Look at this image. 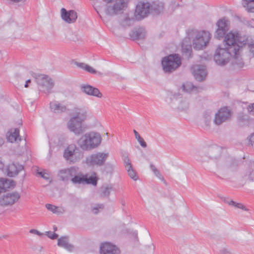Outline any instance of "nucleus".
Masks as SVG:
<instances>
[{"label":"nucleus","mask_w":254,"mask_h":254,"mask_svg":"<svg viewBox=\"0 0 254 254\" xmlns=\"http://www.w3.org/2000/svg\"><path fill=\"white\" fill-rule=\"evenodd\" d=\"M224 41L227 47L225 48L218 47L214 56L215 62L217 65L220 66L227 64L229 62L232 54H237L242 45L246 43H243L240 39L239 34L237 32L228 33L226 35Z\"/></svg>","instance_id":"1"},{"label":"nucleus","mask_w":254,"mask_h":254,"mask_svg":"<svg viewBox=\"0 0 254 254\" xmlns=\"http://www.w3.org/2000/svg\"><path fill=\"white\" fill-rule=\"evenodd\" d=\"M101 136L97 132H90L82 135L77 144L83 150H90L97 147L101 143Z\"/></svg>","instance_id":"2"},{"label":"nucleus","mask_w":254,"mask_h":254,"mask_svg":"<svg viewBox=\"0 0 254 254\" xmlns=\"http://www.w3.org/2000/svg\"><path fill=\"white\" fill-rule=\"evenodd\" d=\"M181 59L178 54H171L163 58L162 65L165 72L171 73L175 71L181 64Z\"/></svg>","instance_id":"3"},{"label":"nucleus","mask_w":254,"mask_h":254,"mask_svg":"<svg viewBox=\"0 0 254 254\" xmlns=\"http://www.w3.org/2000/svg\"><path fill=\"white\" fill-rule=\"evenodd\" d=\"M34 77L41 91L45 93H50L54 85V83L51 78L44 74L35 75Z\"/></svg>","instance_id":"4"},{"label":"nucleus","mask_w":254,"mask_h":254,"mask_svg":"<svg viewBox=\"0 0 254 254\" xmlns=\"http://www.w3.org/2000/svg\"><path fill=\"white\" fill-rule=\"evenodd\" d=\"M127 6V0H118L107 3L105 8V12L109 16H114L118 13V12L124 9Z\"/></svg>","instance_id":"5"},{"label":"nucleus","mask_w":254,"mask_h":254,"mask_svg":"<svg viewBox=\"0 0 254 254\" xmlns=\"http://www.w3.org/2000/svg\"><path fill=\"white\" fill-rule=\"evenodd\" d=\"M210 38V34L208 31L198 32L193 41V48L197 50L203 49L206 46Z\"/></svg>","instance_id":"6"},{"label":"nucleus","mask_w":254,"mask_h":254,"mask_svg":"<svg viewBox=\"0 0 254 254\" xmlns=\"http://www.w3.org/2000/svg\"><path fill=\"white\" fill-rule=\"evenodd\" d=\"M109 156L108 153L98 152L86 157V164L91 166H103Z\"/></svg>","instance_id":"7"},{"label":"nucleus","mask_w":254,"mask_h":254,"mask_svg":"<svg viewBox=\"0 0 254 254\" xmlns=\"http://www.w3.org/2000/svg\"><path fill=\"white\" fill-rule=\"evenodd\" d=\"M150 2L139 1L136 6L134 16L136 20H140L148 16L150 11Z\"/></svg>","instance_id":"8"},{"label":"nucleus","mask_w":254,"mask_h":254,"mask_svg":"<svg viewBox=\"0 0 254 254\" xmlns=\"http://www.w3.org/2000/svg\"><path fill=\"white\" fill-rule=\"evenodd\" d=\"M232 115L231 110L227 107L221 108L215 115L214 123L219 126L230 119Z\"/></svg>","instance_id":"9"},{"label":"nucleus","mask_w":254,"mask_h":254,"mask_svg":"<svg viewBox=\"0 0 254 254\" xmlns=\"http://www.w3.org/2000/svg\"><path fill=\"white\" fill-rule=\"evenodd\" d=\"M217 29L216 31L215 37L220 39L225 36L229 29V21L225 18L219 20L217 23Z\"/></svg>","instance_id":"10"},{"label":"nucleus","mask_w":254,"mask_h":254,"mask_svg":"<svg viewBox=\"0 0 254 254\" xmlns=\"http://www.w3.org/2000/svg\"><path fill=\"white\" fill-rule=\"evenodd\" d=\"M83 122L76 119V117H71L67 123V127L70 131L73 132L75 134L79 135L84 131L82 127Z\"/></svg>","instance_id":"11"},{"label":"nucleus","mask_w":254,"mask_h":254,"mask_svg":"<svg viewBox=\"0 0 254 254\" xmlns=\"http://www.w3.org/2000/svg\"><path fill=\"white\" fill-rule=\"evenodd\" d=\"M20 197L19 193H7L0 198V205L2 206L11 205L18 201Z\"/></svg>","instance_id":"12"},{"label":"nucleus","mask_w":254,"mask_h":254,"mask_svg":"<svg viewBox=\"0 0 254 254\" xmlns=\"http://www.w3.org/2000/svg\"><path fill=\"white\" fill-rule=\"evenodd\" d=\"M76 171L77 167L75 166L62 169L59 171L58 176L62 181L67 182L72 178L73 176L76 175Z\"/></svg>","instance_id":"13"},{"label":"nucleus","mask_w":254,"mask_h":254,"mask_svg":"<svg viewBox=\"0 0 254 254\" xmlns=\"http://www.w3.org/2000/svg\"><path fill=\"white\" fill-rule=\"evenodd\" d=\"M76 146L75 144L69 145L65 149L64 152V157L67 161L74 163L79 160V158L74 157Z\"/></svg>","instance_id":"14"},{"label":"nucleus","mask_w":254,"mask_h":254,"mask_svg":"<svg viewBox=\"0 0 254 254\" xmlns=\"http://www.w3.org/2000/svg\"><path fill=\"white\" fill-rule=\"evenodd\" d=\"M100 254H120L118 247L109 242L102 243L100 247Z\"/></svg>","instance_id":"15"},{"label":"nucleus","mask_w":254,"mask_h":254,"mask_svg":"<svg viewBox=\"0 0 254 254\" xmlns=\"http://www.w3.org/2000/svg\"><path fill=\"white\" fill-rule=\"evenodd\" d=\"M61 13L62 18L67 23H74L77 18V14L74 10L67 11L64 8H62Z\"/></svg>","instance_id":"16"},{"label":"nucleus","mask_w":254,"mask_h":254,"mask_svg":"<svg viewBox=\"0 0 254 254\" xmlns=\"http://www.w3.org/2000/svg\"><path fill=\"white\" fill-rule=\"evenodd\" d=\"M191 69L195 78L199 81H203L207 75L206 67L204 65H195L192 66Z\"/></svg>","instance_id":"17"},{"label":"nucleus","mask_w":254,"mask_h":254,"mask_svg":"<svg viewBox=\"0 0 254 254\" xmlns=\"http://www.w3.org/2000/svg\"><path fill=\"white\" fill-rule=\"evenodd\" d=\"M150 14L154 16L159 15L164 12V3L161 1H155L150 3Z\"/></svg>","instance_id":"18"},{"label":"nucleus","mask_w":254,"mask_h":254,"mask_svg":"<svg viewBox=\"0 0 254 254\" xmlns=\"http://www.w3.org/2000/svg\"><path fill=\"white\" fill-rule=\"evenodd\" d=\"M81 90L83 93L88 95L95 96L98 98H101L102 96V94L98 88L90 85L84 84L81 85Z\"/></svg>","instance_id":"19"},{"label":"nucleus","mask_w":254,"mask_h":254,"mask_svg":"<svg viewBox=\"0 0 254 254\" xmlns=\"http://www.w3.org/2000/svg\"><path fill=\"white\" fill-rule=\"evenodd\" d=\"M23 169V165L17 163H12L7 166L6 169L7 176L10 177H14Z\"/></svg>","instance_id":"20"},{"label":"nucleus","mask_w":254,"mask_h":254,"mask_svg":"<svg viewBox=\"0 0 254 254\" xmlns=\"http://www.w3.org/2000/svg\"><path fill=\"white\" fill-rule=\"evenodd\" d=\"M124 162L128 176L133 180L136 181L138 179V177L136 176V173L133 169L131 162L128 156H126L124 157Z\"/></svg>","instance_id":"21"},{"label":"nucleus","mask_w":254,"mask_h":254,"mask_svg":"<svg viewBox=\"0 0 254 254\" xmlns=\"http://www.w3.org/2000/svg\"><path fill=\"white\" fill-rule=\"evenodd\" d=\"M51 110L56 114H61L66 111V107L57 101H53L50 104Z\"/></svg>","instance_id":"22"},{"label":"nucleus","mask_w":254,"mask_h":254,"mask_svg":"<svg viewBox=\"0 0 254 254\" xmlns=\"http://www.w3.org/2000/svg\"><path fill=\"white\" fill-rule=\"evenodd\" d=\"M87 110L85 108H74L73 109V116L76 119L84 122L87 117Z\"/></svg>","instance_id":"23"},{"label":"nucleus","mask_w":254,"mask_h":254,"mask_svg":"<svg viewBox=\"0 0 254 254\" xmlns=\"http://www.w3.org/2000/svg\"><path fill=\"white\" fill-rule=\"evenodd\" d=\"M129 36L133 40L143 39L145 37V31L142 28H136L131 31Z\"/></svg>","instance_id":"24"},{"label":"nucleus","mask_w":254,"mask_h":254,"mask_svg":"<svg viewBox=\"0 0 254 254\" xmlns=\"http://www.w3.org/2000/svg\"><path fill=\"white\" fill-rule=\"evenodd\" d=\"M58 246L64 248L69 252L72 251L74 246L68 243V237L64 236L58 240Z\"/></svg>","instance_id":"25"},{"label":"nucleus","mask_w":254,"mask_h":254,"mask_svg":"<svg viewBox=\"0 0 254 254\" xmlns=\"http://www.w3.org/2000/svg\"><path fill=\"white\" fill-rule=\"evenodd\" d=\"M19 130L18 128L10 129L6 133V138L9 142L13 143L16 141L18 139L21 140L19 138Z\"/></svg>","instance_id":"26"},{"label":"nucleus","mask_w":254,"mask_h":254,"mask_svg":"<svg viewBox=\"0 0 254 254\" xmlns=\"http://www.w3.org/2000/svg\"><path fill=\"white\" fill-rule=\"evenodd\" d=\"M76 175L73 176L71 181L73 184H85V175H84L81 172L79 171L78 167H77Z\"/></svg>","instance_id":"27"},{"label":"nucleus","mask_w":254,"mask_h":254,"mask_svg":"<svg viewBox=\"0 0 254 254\" xmlns=\"http://www.w3.org/2000/svg\"><path fill=\"white\" fill-rule=\"evenodd\" d=\"M113 190L111 185L102 186L100 189V195L101 197L109 196L111 191Z\"/></svg>","instance_id":"28"},{"label":"nucleus","mask_w":254,"mask_h":254,"mask_svg":"<svg viewBox=\"0 0 254 254\" xmlns=\"http://www.w3.org/2000/svg\"><path fill=\"white\" fill-rule=\"evenodd\" d=\"M75 64L78 67L84 69L85 70H86V71L90 73L95 74L97 72L96 70L95 69H94L92 67L89 66V65L85 63L75 62Z\"/></svg>","instance_id":"29"},{"label":"nucleus","mask_w":254,"mask_h":254,"mask_svg":"<svg viewBox=\"0 0 254 254\" xmlns=\"http://www.w3.org/2000/svg\"><path fill=\"white\" fill-rule=\"evenodd\" d=\"M11 182H10L6 179L1 178L0 179V193L5 192L7 189L9 188L11 186Z\"/></svg>","instance_id":"30"},{"label":"nucleus","mask_w":254,"mask_h":254,"mask_svg":"<svg viewBox=\"0 0 254 254\" xmlns=\"http://www.w3.org/2000/svg\"><path fill=\"white\" fill-rule=\"evenodd\" d=\"M224 201L228 204L233 205L237 208L242 209L245 211L249 210V209H247L242 203H237L234 201L233 200H229L228 199H227L226 198H224Z\"/></svg>","instance_id":"31"},{"label":"nucleus","mask_w":254,"mask_h":254,"mask_svg":"<svg viewBox=\"0 0 254 254\" xmlns=\"http://www.w3.org/2000/svg\"><path fill=\"white\" fill-rule=\"evenodd\" d=\"M183 89L187 92H190L194 89H196L197 87L190 82H186L182 85Z\"/></svg>","instance_id":"32"},{"label":"nucleus","mask_w":254,"mask_h":254,"mask_svg":"<svg viewBox=\"0 0 254 254\" xmlns=\"http://www.w3.org/2000/svg\"><path fill=\"white\" fill-rule=\"evenodd\" d=\"M133 132L134 133L135 138L137 140L140 145L142 147L145 148L147 146V144L144 139L140 136L139 134L136 130L134 129Z\"/></svg>","instance_id":"33"},{"label":"nucleus","mask_w":254,"mask_h":254,"mask_svg":"<svg viewBox=\"0 0 254 254\" xmlns=\"http://www.w3.org/2000/svg\"><path fill=\"white\" fill-rule=\"evenodd\" d=\"M97 178L96 177L90 176L87 177V175H85V183L87 184H92L93 186H96L97 183Z\"/></svg>","instance_id":"34"},{"label":"nucleus","mask_w":254,"mask_h":254,"mask_svg":"<svg viewBox=\"0 0 254 254\" xmlns=\"http://www.w3.org/2000/svg\"><path fill=\"white\" fill-rule=\"evenodd\" d=\"M244 2V6L247 7L248 11L251 12H254V6H252L251 3L254 2V0H243Z\"/></svg>","instance_id":"35"},{"label":"nucleus","mask_w":254,"mask_h":254,"mask_svg":"<svg viewBox=\"0 0 254 254\" xmlns=\"http://www.w3.org/2000/svg\"><path fill=\"white\" fill-rule=\"evenodd\" d=\"M238 53L237 54H234L235 60L233 62V64L235 65H237L239 67H242L244 64V63L241 58H238L237 57Z\"/></svg>","instance_id":"36"},{"label":"nucleus","mask_w":254,"mask_h":254,"mask_svg":"<svg viewBox=\"0 0 254 254\" xmlns=\"http://www.w3.org/2000/svg\"><path fill=\"white\" fill-rule=\"evenodd\" d=\"M182 47L183 52L186 54H188L189 57H190L191 53V47L189 45L185 47L184 43H182Z\"/></svg>","instance_id":"37"},{"label":"nucleus","mask_w":254,"mask_h":254,"mask_svg":"<svg viewBox=\"0 0 254 254\" xmlns=\"http://www.w3.org/2000/svg\"><path fill=\"white\" fill-rule=\"evenodd\" d=\"M46 207L48 210L52 211L54 213H56L58 212L57 209L58 207L55 205L51 204H46Z\"/></svg>","instance_id":"38"},{"label":"nucleus","mask_w":254,"mask_h":254,"mask_svg":"<svg viewBox=\"0 0 254 254\" xmlns=\"http://www.w3.org/2000/svg\"><path fill=\"white\" fill-rule=\"evenodd\" d=\"M46 235L48 238H50L52 240L57 239L59 236V235L57 234L53 233L51 231L46 232Z\"/></svg>","instance_id":"39"},{"label":"nucleus","mask_w":254,"mask_h":254,"mask_svg":"<svg viewBox=\"0 0 254 254\" xmlns=\"http://www.w3.org/2000/svg\"><path fill=\"white\" fill-rule=\"evenodd\" d=\"M247 110L251 115L254 116V103L249 105Z\"/></svg>","instance_id":"40"},{"label":"nucleus","mask_w":254,"mask_h":254,"mask_svg":"<svg viewBox=\"0 0 254 254\" xmlns=\"http://www.w3.org/2000/svg\"><path fill=\"white\" fill-rule=\"evenodd\" d=\"M100 208V209H103L104 208V205L102 204H98L97 205V206L95 207H93L92 208V210L93 211V212L95 213V214H97L98 212V209Z\"/></svg>","instance_id":"41"},{"label":"nucleus","mask_w":254,"mask_h":254,"mask_svg":"<svg viewBox=\"0 0 254 254\" xmlns=\"http://www.w3.org/2000/svg\"><path fill=\"white\" fill-rule=\"evenodd\" d=\"M154 173V174L156 176H157L158 178H159L163 182H165V180H164V178H163V177L160 174L159 170L156 169L155 171H154L153 172Z\"/></svg>","instance_id":"42"},{"label":"nucleus","mask_w":254,"mask_h":254,"mask_svg":"<svg viewBox=\"0 0 254 254\" xmlns=\"http://www.w3.org/2000/svg\"><path fill=\"white\" fill-rule=\"evenodd\" d=\"M248 139L249 140V142L251 145H253L254 143V132L251 133L248 137Z\"/></svg>","instance_id":"43"},{"label":"nucleus","mask_w":254,"mask_h":254,"mask_svg":"<svg viewBox=\"0 0 254 254\" xmlns=\"http://www.w3.org/2000/svg\"><path fill=\"white\" fill-rule=\"evenodd\" d=\"M30 233L35 234L39 236H42L43 235L41 232L35 229H31L30 230Z\"/></svg>","instance_id":"44"},{"label":"nucleus","mask_w":254,"mask_h":254,"mask_svg":"<svg viewBox=\"0 0 254 254\" xmlns=\"http://www.w3.org/2000/svg\"><path fill=\"white\" fill-rule=\"evenodd\" d=\"M210 119H206L205 120V125L206 127H209L210 125Z\"/></svg>","instance_id":"45"},{"label":"nucleus","mask_w":254,"mask_h":254,"mask_svg":"<svg viewBox=\"0 0 254 254\" xmlns=\"http://www.w3.org/2000/svg\"><path fill=\"white\" fill-rule=\"evenodd\" d=\"M250 51L254 55V44H252L250 45Z\"/></svg>","instance_id":"46"},{"label":"nucleus","mask_w":254,"mask_h":254,"mask_svg":"<svg viewBox=\"0 0 254 254\" xmlns=\"http://www.w3.org/2000/svg\"><path fill=\"white\" fill-rule=\"evenodd\" d=\"M38 173L44 179H46V180H47L48 178L47 177H46V176H45V173H44L43 172H38Z\"/></svg>","instance_id":"47"},{"label":"nucleus","mask_w":254,"mask_h":254,"mask_svg":"<svg viewBox=\"0 0 254 254\" xmlns=\"http://www.w3.org/2000/svg\"><path fill=\"white\" fill-rule=\"evenodd\" d=\"M30 82H31V80H30V79H28V80L26 81V82H25V85H24V87H25V88H27V87H28V86H28V84H29V83H30Z\"/></svg>","instance_id":"48"},{"label":"nucleus","mask_w":254,"mask_h":254,"mask_svg":"<svg viewBox=\"0 0 254 254\" xmlns=\"http://www.w3.org/2000/svg\"><path fill=\"white\" fill-rule=\"evenodd\" d=\"M150 169L152 170V171L153 172L154 171H155V170L156 169V167H155V166H154L153 164H151L150 165Z\"/></svg>","instance_id":"49"},{"label":"nucleus","mask_w":254,"mask_h":254,"mask_svg":"<svg viewBox=\"0 0 254 254\" xmlns=\"http://www.w3.org/2000/svg\"><path fill=\"white\" fill-rule=\"evenodd\" d=\"M4 164L2 162L1 159L0 158V169H2L3 168Z\"/></svg>","instance_id":"50"},{"label":"nucleus","mask_w":254,"mask_h":254,"mask_svg":"<svg viewBox=\"0 0 254 254\" xmlns=\"http://www.w3.org/2000/svg\"><path fill=\"white\" fill-rule=\"evenodd\" d=\"M4 143L3 139L0 137V146H1Z\"/></svg>","instance_id":"51"},{"label":"nucleus","mask_w":254,"mask_h":254,"mask_svg":"<svg viewBox=\"0 0 254 254\" xmlns=\"http://www.w3.org/2000/svg\"><path fill=\"white\" fill-rule=\"evenodd\" d=\"M253 173H254V171H252V172L250 173V174L249 175V178H250L252 181L254 180L253 179H251V176H252Z\"/></svg>","instance_id":"52"},{"label":"nucleus","mask_w":254,"mask_h":254,"mask_svg":"<svg viewBox=\"0 0 254 254\" xmlns=\"http://www.w3.org/2000/svg\"><path fill=\"white\" fill-rule=\"evenodd\" d=\"M11 0V1H14V2H19V1H21V0Z\"/></svg>","instance_id":"53"},{"label":"nucleus","mask_w":254,"mask_h":254,"mask_svg":"<svg viewBox=\"0 0 254 254\" xmlns=\"http://www.w3.org/2000/svg\"><path fill=\"white\" fill-rule=\"evenodd\" d=\"M54 231H56L57 230V227L56 226H54Z\"/></svg>","instance_id":"54"},{"label":"nucleus","mask_w":254,"mask_h":254,"mask_svg":"<svg viewBox=\"0 0 254 254\" xmlns=\"http://www.w3.org/2000/svg\"><path fill=\"white\" fill-rule=\"evenodd\" d=\"M125 20L126 21H129V20H130V19H129V18H126L125 19Z\"/></svg>","instance_id":"55"},{"label":"nucleus","mask_w":254,"mask_h":254,"mask_svg":"<svg viewBox=\"0 0 254 254\" xmlns=\"http://www.w3.org/2000/svg\"><path fill=\"white\" fill-rule=\"evenodd\" d=\"M135 236L137 237V233H135Z\"/></svg>","instance_id":"56"}]
</instances>
